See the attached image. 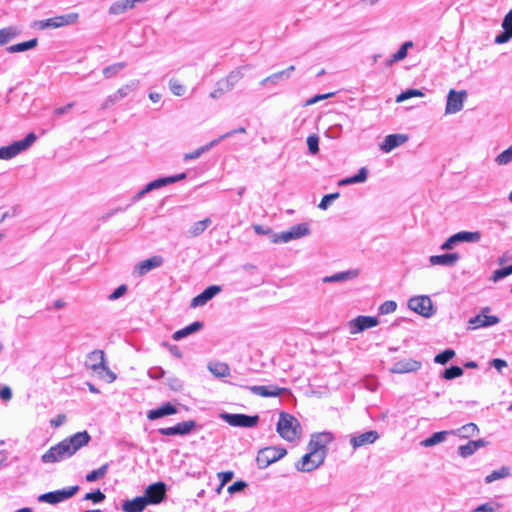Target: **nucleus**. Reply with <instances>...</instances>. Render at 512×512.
<instances>
[{"instance_id":"f257e3e1","label":"nucleus","mask_w":512,"mask_h":512,"mask_svg":"<svg viewBox=\"0 0 512 512\" xmlns=\"http://www.w3.org/2000/svg\"><path fill=\"white\" fill-rule=\"evenodd\" d=\"M329 441V434L313 435L309 441V452L301 457L295 467L298 471L310 472L320 466L326 454V443Z\"/></svg>"},{"instance_id":"f03ea898","label":"nucleus","mask_w":512,"mask_h":512,"mask_svg":"<svg viewBox=\"0 0 512 512\" xmlns=\"http://www.w3.org/2000/svg\"><path fill=\"white\" fill-rule=\"evenodd\" d=\"M86 367L99 379L111 383L116 375L108 368L103 350H94L87 356Z\"/></svg>"},{"instance_id":"7ed1b4c3","label":"nucleus","mask_w":512,"mask_h":512,"mask_svg":"<svg viewBox=\"0 0 512 512\" xmlns=\"http://www.w3.org/2000/svg\"><path fill=\"white\" fill-rule=\"evenodd\" d=\"M276 430L284 440L290 442L298 439L301 432L298 420L286 412L279 414Z\"/></svg>"},{"instance_id":"20e7f679","label":"nucleus","mask_w":512,"mask_h":512,"mask_svg":"<svg viewBox=\"0 0 512 512\" xmlns=\"http://www.w3.org/2000/svg\"><path fill=\"white\" fill-rule=\"evenodd\" d=\"M36 136L34 133H29L27 136L19 141H16L8 146L0 147V159L9 160L22 151L26 150L34 141Z\"/></svg>"},{"instance_id":"39448f33","label":"nucleus","mask_w":512,"mask_h":512,"mask_svg":"<svg viewBox=\"0 0 512 512\" xmlns=\"http://www.w3.org/2000/svg\"><path fill=\"white\" fill-rule=\"evenodd\" d=\"M287 451L285 448L280 447H265L261 449L256 457V462L259 468L263 469L268 467L270 464L276 462L286 455Z\"/></svg>"},{"instance_id":"423d86ee","label":"nucleus","mask_w":512,"mask_h":512,"mask_svg":"<svg viewBox=\"0 0 512 512\" xmlns=\"http://www.w3.org/2000/svg\"><path fill=\"white\" fill-rule=\"evenodd\" d=\"M63 440L58 444L52 446L46 453H44L41 457L43 463H55L60 462L65 458L71 457L72 453L70 451L68 443L65 444Z\"/></svg>"},{"instance_id":"0eeeda50","label":"nucleus","mask_w":512,"mask_h":512,"mask_svg":"<svg viewBox=\"0 0 512 512\" xmlns=\"http://www.w3.org/2000/svg\"><path fill=\"white\" fill-rule=\"evenodd\" d=\"M78 490H79V486L75 485V486H71V487H68V488H65L62 490H56V491H51V492L41 494L38 497V500L41 502L55 505L59 502H62L64 500L72 497L73 495H75L78 492Z\"/></svg>"},{"instance_id":"6e6552de","label":"nucleus","mask_w":512,"mask_h":512,"mask_svg":"<svg viewBox=\"0 0 512 512\" xmlns=\"http://www.w3.org/2000/svg\"><path fill=\"white\" fill-rule=\"evenodd\" d=\"M221 418L230 426L233 427H254L259 422V416H249L245 414H230V413H223L221 414Z\"/></svg>"},{"instance_id":"1a4fd4ad","label":"nucleus","mask_w":512,"mask_h":512,"mask_svg":"<svg viewBox=\"0 0 512 512\" xmlns=\"http://www.w3.org/2000/svg\"><path fill=\"white\" fill-rule=\"evenodd\" d=\"M166 496V485L164 482L150 484L144 492L143 498L147 504L156 505L161 503Z\"/></svg>"},{"instance_id":"9d476101","label":"nucleus","mask_w":512,"mask_h":512,"mask_svg":"<svg viewBox=\"0 0 512 512\" xmlns=\"http://www.w3.org/2000/svg\"><path fill=\"white\" fill-rule=\"evenodd\" d=\"M408 306L411 310L424 317H430L433 314L432 301L428 296L411 298L408 301Z\"/></svg>"},{"instance_id":"9b49d317","label":"nucleus","mask_w":512,"mask_h":512,"mask_svg":"<svg viewBox=\"0 0 512 512\" xmlns=\"http://www.w3.org/2000/svg\"><path fill=\"white\" fill-rule=\"evenodd\" d=\"M466 97V91H455L454 89H451L447 96L445 113L454 114L459 112L463 108V103Z\"/></svg>"},{"instance_id":"f8f14e48","label":"nucleus","mask_w":512,"mask_h":512,"mask_svg":"<svg viewBox=\"0 0 512 512\" xmlns=\"http://www.w3.org/2000/svg\"><path fill=\"white\" fill-rule=\"evenodd\" d=\"M490 311L489 307H485L482 312L468 321V328L475 330L482 327L495 325L499 322V318L493 315H487Z\"/></svg>"},{"instance_id":"ddd939ff","label":"nucleus","mask_w":512,"mask_h":512,"mask_svg":"<svg viewBox=\"0 0 512 512\" xmlns=\"http://www.w3.org/2000/svg\"><path fill=\"white\" fill-rule=\"evenodd\" d=\"M377 325L378 319L373 316H358L349 321L350 333L354 335Z\"/></svg>"},{"instance_id":"4468645a","label":"nucleus","mask_w":512,"mask_h":512,"mask_svg":"<svg viewBox=\"0 0 512 512\" xmlns=\"http://www.w3.org/2000/svg\"><path fill=\"white\" fill-rule=\"evenodd\" d=\"M78 19L77 13H70L66 15L55 16L45 21L40 22V28H60L63 26H67L73 24Z\"/></svg>"},{"instance_id":"2eb2a0df","label":"nucleus","mask_w":512,"mask_h":512,"mask_svg":"<svg viewBox=\"0 0 512 512\" xmlns=\"http://www.w3.org/2000/svg\"><path fill=\"white\" fill-rule=\"evenodd\" d=\"M309 233L308 225L305 223L295 225L289 231L283 232L275 237V242H288L293 239L301 238Z\"/></svg>"},{"instance_id":"dca6fc26","label":"nucleus","mask_w":512,"mask_h":512,"mask_svg":"<svg viewBox=\"0 0 512 512\" xmlns=\"http://www.w3.org/2000/svg\"><path fill=\"white\" fill-rule=\"evenodd\" d=\"M91 437L87 431L77 432L74 435L63 439L65 444L68 443L72 455H74L80 448L88 445Z\"/></svg>"},{"instance_id":"f3484780","label":"nucleus","mask_w":512,"mask_h":512,"mask_svg":"<svg viewBox=\"0 0 512 512\" xmlns=\"http://www.w3.org/2000/svg\"><path fill=\"white\" fill-rule=\"evenodd\" d=\"M249 390L260 397H277L282 395L285 392H288L287 388L278 387L275 385L272 386H262V385H255L249 387Z\"/></svg>"},{"instance_id":"a211bd4d","label":"nucleus","mask_w":512,"mask_h":512,"mask_svg":"<svg viewBox=\"0 0 512 512\" xmlns=\"http://www.w3.org/2000/svg\"><path fill=\"white\" fill-rule=\"evenodd\" d=\"M195 426H196L195 421L189 420V421L178 423L177 425L172 426V427L161 428L159 430V432L165 436H171V435H177V434L185 435V434L190 433L195 428Z\"/></svg>"},{"instance_id":"6ab92c4d","label":"nucleus","mask_w":512,"mask_h":512,"mask_svg":"<svg viewBox=\"0 0 512 512\" xmlns=\"http://www.w3.org/2000/svg\"><path fill=\"white\" fill-rule=\"evenodd\" d=\"M163 264V258L159 255L152 256L146 260H143L139 262L135 266L134 272L138 276H143L147 274L149 271H151L154 268H157Z\"/></svg>"},{"instance_id":"aec40b11","label":"nucleus","mask_w":512,"mask_h":512,"mask_svg":"<svg viewBox=\"0 0 512 512\" xmlns=\"http://www.w3.org/2000/svg\"><path fill=\"white\" fill-rule=\"evenodd\" d=\"M221 291V287L217 285H212L207 287L202 293L197 295L191 300V307L196 308L199 306L205 305L209 300H211L215 295H217Z\"/></svg>"},{"instance_id":"412c9836","label":"nucleus","mask_w":512,"mask_h":512,"mask_svg":"<svg viewBox=\"0 0 512 512\" xmlns=\"http://www.w3.org/2000/svg\"><path fill=\"white\" fill-rule=\"evenodd\" d=\"M502 28L503 31L495 38L496 44H504L512 39V10L505 15Z\"/></svg>"},{"instance_id":"4be33fe9","label":"nucleus","mask_w":512,"mask_h":512,"mask_svg":"<svg viewBox=\"0 0 512 512\" xmlns=\"http://www.w3.org/2000/svg\"><path fill=\"white\" fill-rule=\"evenodd\" d=\"M408 140V136L404 134H390L385 137L380 148L384 152H390L394 148L404 144Z\"/></svg>"},{"instance_id":"5701e85b","label":"nucleus","mask_w":512,"mask_h":512,"mask_svg":"<svg viewBox=\"0 0 512 512\" xmlns=\"http://www.w3.org/2000/svg\"><path fill=\"white\" fill-rule=\"evenodd\" d=\"M379 438V434L376 431H366L358 436H353L350 443L354 449L362 447L364 445L372 444Z\"/></svg>"},{"instance_id":"b1692460","label":"nucleus","mask_w":512,"mask_h":512,"mask_svg":"<svg viewBox=\"0 0 512 512\" xmlns=\"http://www.w3.org/2000/svg\"><path fill=\"white\" fill-rule=\"evenodd\" d=\"M178 412V409L175 405L170 402L164 403L160 407L156 409H152L148 411L147 418L149 420H156L168 415H173Z\"/></svg>"},{"instance_id":"393cba45","label":"nucleus","mask_w":512,"mask_h":512,"mask_svg":"<svg viewBox=\"0 0 512 512\" xmlns=\"http://www.w3.org/2000/svg\"><path fill=\"white\" fill-rule=\"evenodd\" d=\"M186 178V174L185 173H181V174H178L176 176H170V177H164V178H159V179H156L152 182H150L141 192L140 194H144V193H147L153 189H157V188H160L162 186H165L167 184H172V183H175L179 180H183Z\"/></svg>"},{"instance_id":"a878e982","label":"nucleus","mask_w":512,"mask_h":512,"mask_svg":"<svg viewBox=\"0 0 512 512\" xmlns=\"http://www.w3.org/2000/svg\"><path fill=\"white\" fill-rule=\"evenodd\" d=\"M148 506L143 496L124 501L122 509L124 512H142Z\"/></svg>"},{"instance_id":"bb28decb","label":"nucleus","mask_w":512,"mask_h":512,"mask_svg":"<svg viewBox=\"0 0 512 512\" xmlns=\"http://www.w3.org/2000/svg\"><path fill=\"white\" fill-rule=\"evenodd\" d=\"M459 260L457 253H448L443 255H433L430 257L432 265L452 266Z\"/></svg>"},{"instance_id":"cd10ccee","label":"nucleus","mask_w":512,"mask_h":512,"mask_svg":"<svg viewBox=\"0 0 512 512\" xmlns=\"http://www.w3.org/2000/svg\"><path fill=\"white\" fill-rule=\"evenodd\" d=\"M420 366L421 363L415 360L398 361L392 371L395 373H408L418 370Z\"/></svg>"},{"instance_id":"c85d7f7f","label":"nucleus","mask_w":512,"mask_h":512,"mask_svg":"<svg viewBox=\"0 0 512 512\" xmlns=\"http://www.w3.org/2000/svg\"><path fill=\"white\" fill-rule=\"evenodd\" d=\"M485 445L484 440H477V441H469L465 445H461L458 448V453L461 457L466 458L471 456L475 451H477L479 448L483 447Z\"/></svg>"},{"instance_id":"c756f323","label":"nucleus","mask_w":512,"mask_h":512,"mask_svg":"<svg viewBox=\"0 0 512 512\" xmlns=\"http://www.w3.org/2000/svg\"><path fill=\"white\" fill-rule=\"evenodd\" d=\"M232 78L233 76H229L218 81L216 88L210 94L211 98L216 99L224 93L230 91L233 87V81L231 80Z\"/></svg>"},{"instance_id":"7c9ffc66","label":"nucleus","mask_w":512,"mask_h":512,"mask_svg":"<svg viewBox=\"0 0 512 512\" xmlns=\"http://www.w3.org/2000/svg\"><path fill=\"white\" fill-rule=\"evenodd\" d=\"M135 7L133 0H119L112 3L109 7V13L112 15L122 14Z\"/></svg>"},{"instance_id":"2f4dec72","label":"nucleus","mask_w":512,"mask_h":512,"mask_svg":"<svg viewBox=\"0 0 512 512\" xmlns=\"http://www.w3.org/2000/svg\"><path fill=\"white\" fill-rule=\"evenodd\" d=\"M203 327V323L196 321L192 324L186 326L185 328H182L176 332L173 333L172 338L175 341H179L184 337H187L188 335L200 330Z\"/></svg>"},{"instance_id":"473e14b6","label":"nucleus","mask_w":512,"mask_h":512,"mask_svg":"<svg viewBox=\"0 0 512 512\" xmlns=\"http://www.w3.org/2000/svg\"><path fill=\"white\" fill-rule=\"evenodd\" d=\"M37 44H38L37 38H33L29 41L11 45L7 48V51L9 53L23 52V51L35 48L37 46Z\"/></svg>"},{"instance_id":"72a5a7b5","label":"nucleus","mask_w":512,"mask_h":512,"mask_svg":"<svg viewBox=\"0 0 512 512\" xmlns=\"http://www.w3.org/2000/svg\"><path fill=\"white\" fill-rule=\"evenodd\" d=\"M209 370L217 377H226L230 374V368L226 363L214 362L209 365Z\"/></svg>"},{"instance_id":"f704fd0d","label":"nucleus","mask_w":512,"mask_h":512,"mask_svg":"<svg viewBox=\"0 0 512 512\" xmlns=\"http://www.w3.org/2000/svg\"><path fill=\"white\" fill-rule=\"evenodd\" d=\"M367 179V169L365 167H362L358 174L348 177L345 179H342L338 182L339 186L348 185V184H354L359 182H364Z\"/></svg>"},{"instance_id":"c9c22d12","label":"nucleus","mask_w":512,"mask_h":512,"mask_svg":"<svg viewBox=\"0 0 512 512\" xmlns=\"http://www.w3.org/2000/svg\"><path fill=\"white\" fill-rule=\"evenodd\" d=\"M479 232H458L453 235V239H455L456 243L458 242H477L480 240Z\"/></svg>"},{"instance_id":"e433bc0d","label":"nucleus","mask_w":512,"mask_h":512,"mask_svg":"<svg viewBox=\"0 0 512 512\" xmlns=\"http://www.w3.org/2000/svg\"><path fill=\"white\" fill-rule=\"evenodd\" d=\"M358 275L357 271L349 270L345 272H340L337 274H334L332 276H327L323 279L324 282H338V281H345L351 278H354Z\"/></svg>"},{"instance_id":"4c0bfd02","label":"nucleus","mask_w":512,"mask_h":512,"mask_svg":"<svg viewBox=\"0 0 512 512\" xmlns=\"http://www.w3.org/2000/svg\"><path fill=\"white\" fill-rule=\"evenodd\" d=\"M510 475V468L503 466L499 470H494L492 473L485 477L486 483H491L495 480L506 478Z\"/></svg>"},{"instance_id":"58836bf2","label":"nucleus","mask_w":512,"mask_h":512,"mask_svg":"<svg viewBox=\"0 0 512 512\" xmlns=\"http://www.w3.org/2000/svg\"><path fill=\"white\" fill-rule=\"evenodd\" d=\"M219 140H214L212 142H210L208 145H205L203 147H200L198 149H196L195 151L193 152H190V153H186L184 156H183V159L185 161H189V160H193V159H197L198 157H200L204 152L208 151L210 148H212L216 143H218Z\"/></svg>"},{"instance_id":"ea45409f","label":"nucleus","mask_w":512,"mask_h":512,"mask_svg":"<svg viewBox=\"0 0 512 512\" xmlns=\"http://www.w3.org/2000/svg\"><path fill=\"white\" fill-rule=\"evenodd\" d=\"M447 433L448 432H446V431L436 432L433 435H431L430 437L423 440L421 442V445L424 447H430V446L436 445L445 440V436Z\"/></svg>"},{"instance_id":"a19ab883","label":"nucleus","mask_w":512,"mask_h":512,"mask_svg":"<svg viewBox=\"0 0 512 512\" xmlns=\"http://www.w3.org/2000/svg\"><path fill=\"white\" fill-rule=\"evenodd\" d=\"M210 223L211 220L209 218L194 223L189 230L190 235L194 237L200 235L206 230Z\"/></svg>"},{"instance_id":"79ce46f5","label":"nucleus","mask_w":512,"mask_h":512,"mask_svg":"<svg viewBox=\"0 0 512 512\" xmlns=\"http://www.w3.org/2000/svg\"><path fill=\"white\" fill-rule=\"evenodd\" d=\"M107 469H108V464L106 463V464L102 465L100 468L91 471L90 473H88L86 475V477H85L86 481L93 482V481L103 478L107 473Z\"/></svg>"},{"instance_id":"37998d69","label":"nucleus","mask_w":512,"mask_h":512,"mask_svg":"<svg viewBox=\"0 0 512 512\" xmlns=\"http://www.w3.org/2000/svg\"><path fill=\"white\" fill-rule=\"evenodd\" d=\"M413 43L411 41L405 42L400 49L393 54L392 58L389 60V64H392L393 62L403 60L407 56L408 48L412 47Z\"/></svg>"},{"instance_id":"c03bdc74","label":"nucleus","mask_w":512,"mask_h":512,"mask_svg":"<svg viewBox=\"0 0 512 512\" xmlns=\"http://www.w3.org/2000/svg\"><path fill=\"white\" fill-rule=\"evenodd\" d=\"M455 356V351L452 349H446L441 353L437 354L434 358V362L437 364L445 365Z\"/></svg>"},{"instance_id":"a18cd8bd","label":"nucleus","mask_w":512,"mask_h":512,"mask_svg":"<svg viewBox=\"0 0 512 512\" xmlns=\"http://www.w3.org/2000/svg\"><path fill=\"white\" fill-rule=\"evenodd\" d=\"M17 36V31L12 27L0 29V45L8 43Z\"/></svg>"},{"instance_id":"49530a36","label":"nucleus","mask_w":512,"mask_h":512,"mask_svg":"<svg viewBox=\"0 0 512 512\" xmlns=\"http://www.w3.org/2000/svg\"><path fill=\"white\" fill-rule=\"evenodd\" d=\"M424 94L422 91L420 90H416V89H409L405 92H402L401 94H399L397 97H396V102H403L407 99H410L412 97H422Z\"/></svg>"},{"instance_id":"de8ad7c7","label":"nucleus","mask_w":512,"mask_h":512,"mask_svg":"<svg viewBox=\"0 0 512 512\" xmlns=\"http://www.w3.org/2000/svg\"><path fill=\"white\" fill-rule=\"evenodd\" d=\"M463 375V369L459 366H451L450 368L445 369L443 373V378L446 380H451L453 378H457Z\"/></svg>"},{"instance_id":"09e8293b","label":"nucleus","mask_w":512,"mask_h":512,"mask_svg":"<svg viewBox=\"0 0 512 512\" xmlns=\"http://www.w3.org/2000/svg\"><path fill=\"white\" fill-rule=\"evenodd\" d=\"M498 503L488 502L476 507L472 512H499Z\"/></svg>"},{"instance_id":"8fccbe9b","label":"nucleus","mask_w":512,"mask_h":512,"mask_svg":"<svg viewBox=\"0 0 512 512\" xmlns=\"http://www.w3.org/2000/svg\"><path fill=\"white\" fill-rule=\"evenodd\" d=\"M169 88L175 96H182L185 92L184 85L176 79H172L169 82Z\"/></svg>"},{"instance_id":"3c124183","label":"nucleus","mask_w":512,"mask_h":512,"mask_svg":"<svg viewBox=\"0 0 512 512\" xmlns=\"http://www.w3.org/2000/svg\"><path fill=\"white\" fill-rule=\"evenodd\" d=\"M511 160H512V145L496 157V162L499 165H505V164L509 163Z\"/></svg>"},{"instance_id":"603ef678","label":"nucleus","mask_w":512,"mask_h":512,"mask_svg":"<svg viewBox=\"0 0 512 512\" xmlns=\"http://www.w3.org/2000/svg\"><path fill=\"white\" fill-rule=\"evenodd\" d=\"M218 478L220 479V485L216 489V492L219 494L224 487V485L229 482L233 478V472L232 471H224L218 473Z\"/></svg>"},{"instance_id":"864d4df0","label":"nucleus","mask_w":512,"mask_h":512,"mask_svg":"<svg viewBox=\"0 0 512 512\" xmlns=\"http://www.w3.org/2000/svg\"><path fill=\"white\" fill-rule=\"evenodd\" d=\"M340 194L338 192L324 195L318 204V207L322 210H326L332 200L338 199Z\"/></svg>"},{"instance_id":"5fc2aeb1","label":"nucleus","mask_w":512,"mask_h":512,"mask_svg":"<svg viewBox=\"0 0 512 512\" xmlns=\"http://www.w3.org/2000/svg\"><path fill=\"white\" fill-rule=\"evenodd\" d=\"M307 146H308L309 151L312 154L318 153V151H319V138H318V136L315 135V134L310 135L307 138Z\"/></svg>"},{"instance_id":"6e6d98bb","label":"nucleus","mask_w":512,"mask_h":512,"mask_svg":"<svg viewBox=\"0 0 512 512\" xmlns=\"http://www.w3.org/2000/svg\"><path fill=\"white\" fill-rule=\"evenodd\" d=\"M85 500H90L93 503H99L105 499V494L99 489L94 492H88L84 496Z\"/></svg>"},{"instance_id":"4d7b16f0","label":"nucleus","mask_w":512,"mask_h":512,"mask_svg":"<svg viewBox=\"0 0 512 512\" xmlns=\"http://www.w3.org/2000/svg\"><path fill=\"white\" fill-rule=\"evenodd\" d=\"M460 432H462V437L467 438L469 436H473L478 433V427L474 423H469L461 427Z\"/></svg>"},{"instance_id":"13d9d810","label":"nucleus","mask_w":512,"mask_h":512,"mask_svg":"<svg viewBox=\"0 0 512 512\" xmlns=\"http://www.w3.org/2000/svg\"><path fill=\"white\" fill-rule=\"evenodd\" d=\"M125 64L124 63H116V64H113L111 66H108L106 67L104 70H103V74L105 77H111L112 75H115L117 74L120 70H122L124 68Z\"/></svg>"},{"instance_id":"bf43d9fd","label":"nucleus","mask_w":512,"mask_h":512,"mask_svg":"<svg viewBox=\"0 0 512 512\" xmlns=\"http://www.w3.org/2000/svg\"><path fill=\"white\" fill-rule=\"evenodd\" d=\"M397 304L394 301H385L383 304L380 305L379 311L381 314H389L396 310Z\"/></svg>"},{"instance_id":"052dcab7","label":"nucleus","mask_w":512,"mask_h":512,"mask_svg":"<svg viewBox=\"0 0 512 512\" xmlns=\"http://www.w3.org/2000/svg\"><path fill=\"white\" fill-rule=\"evenodd\" d=\"M246 486H247L246 482H244V481H236V482H234L233 484H231L228 487L227 491L230 494H234L236 492L242 491Z\"/></svg>"},{"instance_id":"680f3d73","label":"nucleus","mask_w":512,"mask_h":512,"mask_svg":"<svg viewBox=\"0 0 512 512\" xmlns=\"http://www.w3.org/2000/svg\"><path fill=\"white\" fill-rule=\"evenodd\" d=\"M127 292L126 285H120L112 294L109 295V300H116L122 297Z\"/></svg>"},{"instance_id":"e2e57ef3","label":"nucleus","mask_w":512,"mask_h":512,"mask_svg":"<svg viewBox=\"0 0 512 512\" xmlns=\"http://www.w3.org/2000/svg\"><path fill=\"white\" fill-rule=\"evenodd\" d=\"M334 95L333 92L331 93H327V94H319V95H316L310 99L307 100L306 102V105H312L320 100H324V99H327L329 97H332Z\"/></svg>"},{"instance_id":"0e129e2a","label":"nucleus","mask_w":512,"mask_h":512,"mask_svg":"<svg viewBox=\"0 0 512 512\" xmlns=\"http://www.w3.org/2000/svg\"><path fill=\"white\" fill-rule=\"evenodd\" d=\"M508 276L507 272H506V269L505 267L504 268H501V269H498V270H495L491 276V280L493 282H497L498 280L504 278Z\"/></svg>"},{"instance_id":"69168bd1","label":"nucleus","mask_w":512,"mask_h":512,"mask_svg":"<svg viewBox=\"0 0 512 512\" xmlns=\"http://www.w3.org/2000/svg\"><path fill=\"white\" fill-rule=\"evenodd\" d=\"M0 398L4 401H9L12 398V392L8 386H3L0 389Z\"/></svg>"},{"instance_id":"338daca9","label":"nucleus","mask_w":512,"mask_h":512,"mask_svg":"<svg viewBox=\"0 0 512 512\" xmlns=\"http://www.w3.org/2000/svg\"><path fill=\"white\" fill-rule=\"evenodd\" d=\"M66 420V417L65 415L63 414H60L58 415L56 418L52 419L50 421V424L53 426V427H59L61 426Z\"/></svg>"},{"instance_id":"774afa93","label":"nucleus","mask_w":512,"mask_h":512,"mask_svg":"<svg viewBox=\"0 0 512 512\" xmlns=\"http://www.w3.org/2000/svg\"><path fill=\"white\" fill-rule=\"evenodd\" d=\"M73 107H74V103L70 102L67 105L63 106V107H59V108L55 109L54 110V114L55 115H62L64 113H66L68 110L72 109Z\"/></svg>"}]
</instances>
